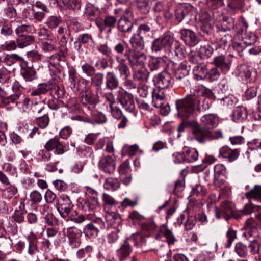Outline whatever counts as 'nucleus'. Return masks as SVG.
<instances>
[{
    "instance_id": "obj_1",
    "label": "nucleus",
    "mask_w": 261,
    "mask_h": 261,
    "mask_svg": "<svg viewBox=\"0 0 261 261\" xmlns=\"http://www.w3.org/2000/svg\"><path fill=\"white\" fill-rule=\"evenodd\" d=\"M200 124H195L192 127L193 138L199 143L222 138L221 130H213L218 124V117L214 114H207L200 118Z\"/></svg>"
},
{
    "instance_id": "obj_2",
    "label": "nucleus",
    "mask_w": 261,
    "mask_h": 261,
    "mask_svg": "<svg viewBox=\"0 0 261 261\" xmlns=\"http://www.w3.org/2000/svg\"><path fill=\"white\" fill-rule=\"evenodd\" d=\"M132 48L126 49L125 57L131 67L144 65L146 60V55L142 51L145 47L143 37L140 35L134 34L129 40Z\"/></svg>"
},
{
    "instance_id": "obj_3",
    "label": "nucleus",
    "mask_w": 261,
    "mask_h": 261,
    "mask_svg": "<svg viewBox=\"0 0 261 261\" xmlns=\"http://www.w3.org/2000/svg\"><path fill=\"white\" fill-rule=\"evenodd\" d=\"M194 100H196V95L190 94L186 97L176 100V106L179 116L187 119L193 113L195 109Z\"/></svg>"
},
{
    "instance_id": "obj_4",
    "label": "nucleus",
    "mask_w": 261,
    "mask_h": 261,
    "mask_svg": "<svg viewBox=\"0 0 261 261\" xmlns=\"http://www.w3.org/2000/svg\"><path fill=\"white\" fill-rule=\"evenodd\" d=\"M174 39L168 33H164L161 37L156 38L151 43V50L153 52L158 53L163 50L171 51Z\"/></svg>"
},
{
    "instance_id": "obj_5",
    "label": "nucleus",
    "mask_w": 261,
    "mask_h": 261,
    "mask_svg": "<svg viewBox=\"0 0 261 261\" xmlns=\"http://www.w3.org/2000/svg\"><path fill=\"white\" fill-rule=\"evenodd\" d=\"M74 44L77 52L80 54L86 53V49H93L95 41L92 35L88 33L80 34Z\"/></svg>"
},
{
    "instance_id": "obj_6",
    "label": "nucleus",
    "mask_w": 261,
    "mask_h": 261,
    "mask_svg": "<svg viewBox=\"0 0 261 261\" xmlns=\"http://www.w3.org/2000/svg\"><path fill=\"white\" fill-rule=\"evenodd\" d=\"M131 242H134V244L137 246L135 234H133L129 237L125 238L123 243L121 244L120 247L116 250V256L119 261L125 260L130 255L133 251V247L130 244Z\"/></svg>"
},
{
    "instance_id": "obj_7",
    "label": "nucleus",
    "mask_w": 261,
    "mask_h": 261,
    "mask_svg": "<svg viewBox=\"0 0 261 261\" xmlns=\"http://www.w3.org/2000/svg\"><path fill=\"white\" fill-rule=\"evenodd\" d=\"M80 91V101L83 105L94 107L98 102V95L92 92L89 87L85 86Z\"/></svg>"
},
{
    "instance_id": "obj_8",
    "label": "nucleus",
    "mask_w": 261,
    "mask_h": 261,
    "mask_svg": "<svg viewBox=\"0 0 261 261\" xmlns=\"http://www.w3.org/2000/svg\"><path fill=\"white\" fill-rule=\"evenodd\" d=\"M56 207L61 216L64 218L68 217L73 212V205L67 195H62L60 196L57 204Z\"/></svg>"
},
{
    "instance_id": "obj_9",
    "label": "nucleus",
    "mask_w": 261,
    "mask_h": 261,
    "mask_svg": "<svg viewBox=\"0 0 261 261\" xmlns=\"http://www.w3.org/2000/svg\"><path fill=\"white\" fill-rule=\"evenodd\" d=\"M153 81L156 87L161 90L170 87L173 84L170 74L166 71H162L155 76Z\"/></svg>"
},
{
    "instance_id": "obj_10",
    "label": "nucleus",
    "mask_w": 261,
    "mask_h": 261,
    "mask_svg": "<svg viewBox=\"0 0 261 261\" xmlns=\"http://www.w3.org/2000/svg\"><path fill=\"white\" fill-rule=\"evenodd\" d=\"M64 60L65 56L60 52L47 57L46 63L50 74L60 72V62Z\"/></svg>"
},
{
    "instance_id": "obj_11",
    "label": "nucleus",
    "mask_w": 261,
    "mask_h": 261,
    "mask_svg": "<svg viewBox=\"0 0 261 261\" xmlns=\"http://www.w3.org/2000/svg\"><path fill=\"white\" fill-rule=\"evenodd\" d=\"M118 101L122 108L127 112H133L135 109V104L133 95L124 91L119 93L118 97Z\"/></svg>"
},
{
    "instance_id": "obj_12",
    "label": "nucleus",
    "mask_w": 261,
    "mask_h": 261,
    "mask_svg": "<svg viewBox=\"0 0 261 261\" xmlns=\"http://www.w3.org/2000/svg\"><path fill=\"white\" fill-rule=\"evenodd\" d=\"M66 236L68 239L69 246L72 248L79 247L81 244L82 232L75 227L67 228Z\"/></svg>"
},
{
    "instance_id": "obj_13",
    "label": "nucleus",
    "mask_w": 261,
    "mask_h": 261,
    "mask_svg": "<svg viewBox=\"0 0 261 261\" xmlns=\"http://www.w3.org/2000/svg\"><path fill=\"white\" fill-rule=\"evenodd\" d=\"M69 87L75 92L80 91L87 85V82L84 79H79L75 70H70L68 72Z\"/></svg>"
},
{
    "instance_id": "obj_14",
    "label": "nucleus",
    "mask_w": 261,
    "mask_h": 261,
    "mask_svg": "<svg viewBox=\"0 0 261 261\" xmlns=\"http://www.w3.org/2000/svg\"><path fill=\"white\" fill-rule=\"evenodd\" d=\"M44 148L48 151H53L57 155H62L65 152V146L56 137L50 139L45 143Z\"/></svg>"
},
{
    "instance_id": "obj_15",
    "label": "nucleus",
    "mask_w": 261,
    "mask_h": 261,
    "mask_svg": "<svg viewBox=\"0 0 261 261\" xmlns=\"http://www.w3.org/2000/svg\"><path fill=\"white\" fill-rule=\"evenodd\" d=\"M213 62L216 68H220L222 72L226 74L230 69L232 63V57L230 56L225 57L223 55H220L215 57Z\"/></svg>"
},
{
    "instance_id": "obj_16",
    "label": "nucleus",
    "mask_w": 261,
    "mask_h": 261,
    "mask_svg": "<svg viewBox=\"0 0 261 261\" xmlns=\"http://www.w3.org/2000/svg\"><path fill=\"white\" fill-rule=\"evenodd\" d=\"M180 37L184 43L190 47L195 46L199 41L196 33L190 29H182L180 31Z\"/></svg>"
},
{
    "instance_id": "obj_17",
    "label": "nucleus",
    "mask_w": 261,
    "mask_h": 261,
    "mask_svg": "<svg viewBox=\"0 0 261 261\" xmlns=\"http://www.w3.org/2000/svg\"><path fill=\"white\" fill-rule=\"evenodd\" d=\"M215 214L217 219H220L224 215V217L227 221L230 216L233 215V204L227 201L223 203L221 206V210L217 206L215 207Z\"/></svg>"
},
{
    "instance_id": "obj_18",
    "label": "nucleus",
    "mask_w": 261,
    "mask_h": 261,
    "mask_svg": "<svg viewBox=\"0 0 261 261\" xmlns=\"http://www.w3.org/2000/svg\"><path fill=\"white\" fill-rule=\"evenodd\" d=\"M240 154V150L239 149H232L228 146H223L219 150V156L227 159L229 162L237 160Z\"/></svg>"
},
{
    "instance_id": "obj_19",
    "label": "nucleus",
    "mask_w": 261,
    "mask_h": 261,
    "mask_svg": "<svg viewBox=\"0 0 261 261\" xmlns=\"http://www.w3.org/2000/svg\"><path fill=\"white\" fill-rule=\"evenodd\" d=\"M99 167L106 173L112 174L115 170L116 164L112 157L105 156L100 160Z\"/></svg>"
},
{
    "instance_id": "obj_20",
    "label": "nucleus",
    "mask_w": 261,
    "mask_h": 261,
    "mask_svg": "<svg viewBox=\"0 0 261 261\" xmlns=\"http://www.w3.org/2000/svg\"><path fill=\"white\" fill-rule=\"evenodd\" d=\"M119 172L121 181L125 185H128L132 180V176L130 174L131 169L128 161H125L120 165Z\"/></svg>"
},
{
    "instance_id": "obj_21",
    "label": "nucleus",
    "mask_w": 261,
    "mask_h": 261,
    "mask_svg": "<svg viewBox=\"0 0 261 261\" xmlns=\"http://www.w3.org/2000/svg\"><path fill=\"white\" fill-rule=\"evenodd\" d=\"M255 36L248 35L243 37L242 40L239 42H236L233 44V47L238 53H241L247 48L251 47V45L255 42Z\"/></svg>"
},
{
    "instance_id": "obj_22",
    "label": "nucleus",
    "mask_w": 261,
    "mask_h": 261,
    "mask_svg": "<svg viewBox=\"0 0 261 261\" xmlns=\"http://www.w3.org/2000/svg\"><path fill=\"white\" fill-rule=\"evenodd\" d=\"M117 29L122 33H129L134 26V22L126 16L122 15L117 23Z\"/></svg>"
},
{
    "instance_id": "obj_23",
    "label": "nucleus",
    "mask_w": 261,
    "mask_h": 261,
    "mask_svg": "<svg viewBox=\"0 0 261 261\" xmlns=\"http://www.w3.org/2000/svg\"><path fill=\"white\" fill-rule=\"evenodd\" d=\"M187 215V220L184 224L185 229L186 230H192L196 225V219L194 216H190L187 210L184 211V214H181L180 217L177 219V222L179 225L181 224L183 222L184 219Z\"/></svg>"
},
{
    "instance_id": "obj_24",
    "label": "nucleus",
    "mask_w": 261,
    "mask_h": 261,
    "mask_svg": "<svg viewBox=\"0 0 261 261\" xmlns=\"http://www.w3.org/2000/svg\"><path fill=\"white\" fill-rule=\"evenodd\" d=\"M106 221L108 226L118 228L121 223L120 215L115 212H108L105 215Z\"/></svg>"
},
{
    "instance_id": "obj_25",
    "label": "nucleus",
    "mask_w": 261,
    "mask_h": 261,
    "mask_svg": "<svg viewBox=\"0 0 261 261\" xmlns=\"http://www.w3.org/2000/svg\"><path fill=\"white\" fill-rule=\"evenodd\" d=\"M106 87L110 90L116 89L119 85V81L114 72H108L105 77Z\"/></svg>"
},
{
    "instance_id": "obj_26",
    "label": "nucleus",
    "mask_w": 261,
    "mask_h": 261,
    "mask_svg": "<svg viewBox=\"0 0 261 261\" xmlns=\"http://www.w3.org/2000/svg\"><path fill=\"white\" fill-rule=\"evenodd\" d=\"M98 199L89 198L82 199L80 204V207L85 212H89L96 209L98 206Z\"/></svg>"
},
{
    "instance_id": "obj_27",
    "label": "nucleus",
    "mask_w": 261,
    "mask_h": 261,
    "mask_svg": "<svg viewBox=\"0 0 261 261\" xmlns=\"http://www.w3.org/2000/svg\"><path fill=\"white\" fill-rule=\"evenodd\" d=\"M236 75L243 81L249 82L251 76L250 68L246 65L237 66L236 71Z\"/></svg>"
},
{
    "instance_id": "obj_28",
    "label": "nucleus",
    "mask_w": 261,
    "mask_h": 261,
    "mask_svg": "<svg viewBox=\"0 0 261 261\" xmlns=\"http://www.w3.org/2000/svg\"><path fill=\"white\" fill-rule=\"evenodd\" d=\"M152 101L154 107H161L165 104V95L163 90L156 89L152 92Z\"/></svg>"
},
{
    "instance_id": "obj_29",
    "label": "nucleus",
    "mask_w": 261,
    "mask_h": 261,
    "mask_svg": "<svg viewBox=\"0 0 261 261\" xmlns=\"http://www.w3.org/2000/svg\"><path fill=\"white\" fill-rule=\"evenodd\" d=\"M116 60L118 63L116 67V70L119 71L121 76L126 79L129 74V69L126 63V59L119 56H116Z\"/></svg>"
},
{
    "instance_id": "obj_30",
    "label": "nucleus",
    "mask_w": 261,
    "mask_h": 261,
    "mask_svg": "<svg viewBox=\"0 0 261 261\" xmlns=\"http://www.w3.org/2000/svg\"><path fill=\"white\" fill-rule=\"evenodd\" d=\"M103 79L104 74L100 72L94 73V74L91 76V85L95 87V92L97 93V95L101 93V86L103 84Z\"/></svg>"
},
{
    "instance_id": "obj_31",
    "label": "nucleus",
    "mask_w": 261,
    "mask_h": 261,
    "mask_svg": "<svg viewBox=\"0 0 261 261\" xmlns=\"http://www.w3.org/2000/svg\"><path fill=\"white\" fill-rule=\"evenodd\" d=\"M190 70V66L188 65L187 62H182L176 69L175 76L177 79L180 80L189 75Z\"/></svg>"
},
{
    "instance_id": "obj_32",
    "label": "nucleus",
    "mask_w": 261,
    "mask_h": 261,
    "mask_svg": "<svg viewBox=\"0 0 261 261\" xmlns=\"http://www.w3.org/2000/svg\"><path fill=\"white\" fill-rule=\"evenodd\" d=\"M192 10V7L189 5H182L178 7L175 11V16L177 20L180 22L187 16Z\"/></svg>"
},
{
    "instance_id": "obj_33",
    "label": "nucleus",
    "mask_w": 261,
    "mask_h": 261,
    "mask_svg": "<svg viewBox=\"0 0 261 261\" xmlns=\"http://www.w3.org/2000/svg\"><path fill=\"white\" fill-rule=\"evenodd\" d=\"M247 118V112L245 107L239 106L235 109L233 114L234 121L240 123L246 120Z\"/></svg>"
},
{
    "instance_id": "obj_34",
    "label": "nucleus",
    "mask_w": 261,
    "mask_h": 261,
    "mask_svg": "<svg viewBox=\"0 0 261 261\" xmlns=\"http://www.w3.org/2000/svg\"><path fill=\"white\" fill-rule=\"evenodd\" d=\"M193 74L197 80L205 79L207 75V69L206 66L203 64H199L196 65L193 70Z\"/></svg>"
},
{
    "instance_id": "obj_35",
    "label": "nucleus",
    "mask_w": 261,
    "mask_h": 261,
    "mask_svg": "<svg viewBox=\"0 0 261 261\" xmlns=\"http://www.w3.org/2000/svg\"><path fill=\"white\" fill-rule=\"evenodd\" d=\"M195 108L198 111L204 112L210 108L211 105L208 99L204 98L198 97L196 95V100H194Z\"/></svg>"
},
{
    "instance_id": "obj_36",
    "label": "nucleus",
    "mask_w": 261,
    "mask_h": 261,
    "mask_svg": "<svg viewBox=\"0 0 261 261\" xmlns=\"http://www.w3.org/2000/svg\"><path fill=\"white\" fill-rule=\"evenodd\" d=\"M34 42V38L31 35H21L16 39L17 46L20 48H23Z\"/></svg>"
},
{
    "instance_id": "obj_37",
    "label": "nucleus",
    "mask_w": 261,
    "mask_h": 261,
    "mask_svg": "<svg viewBox=\"0 0 261 261\" xmlns=\"http://www.w3.org/2000/svg\"><path fill=\"white\" fill-rule=\"evenodd\" d=\"M53 88V84L42 83L40 84L37 88L34 89L31 93L32 96H39L46 93L48 91Z\"/></svg>"
},
{
    "instance_id": "obj_38",
    "label": "nucleus",
    "mask_w": 261,
    "mask_h": 261,
    "mask_svg": "<svg viewBox=\"0 0 261 261\" xmlns=\"http://www.w3.org/2000/svg\"><path fill=\"white\" fill-rule=\"evenodd\" d=\"M219 28L221 31H230L234 28V19L227 16H223Z\"/></svg>"
},
{
    "instance_id": "obj_39",
    "label": "nucleus",
    "mask_w": 261,
    "mask_h": 261,
    "mask_svg": "<svg viewBox=\"0 0 261 261\" xmlns=\"http://www.w3.org/2000/svg\"><path fill=\"white\" fill-rule=\"evenodd\" d=\"M214 52V49L208 43H205L200 46L198 50V53L201 58H208Z\"/></svg>"
},
{
    "instance_id": "obj_40",
    "label": "nucleus",
    "mask_w": 261,
    "mask_h": 261,
    "mask_svg": "<svg viewBox=\"0 0 261 261\" xmlns=\"http://www.w3.org/2000/svg\"><path fill=\"white\" fill-rule=\"evenodd\" d=\"M184 152L186 162L192 163L198 159V153L195 149L185 147L184 149Z\"/></svg>"
},
{
    "instance_id": "obj_41",
    "label": "nucleus",
    "mask_w": 261,
    "mask_h": 261,
    "mask_svg": "<svg viewBox=\"0 0 261 261\" xmlns=\"http://www.w3.org/2000/svg\"><path fill=\"white\" fill-rule=\"evenodd\" d=\"M1 190L2 192L3 198L7 200L11 199L18 192L17 188L11 185L5 189H1Z\"/></svg>"
},
{
    "instance_id": "obj_42",
    "label": "nucleus",
    "mask_w": 261,
    "mask_h": 261,
    "mask_svg": "<svg viewBox=\"0 0 261 261\" xmlns=\"http://www.w3.org/2000/svg\"><path fill=\"white\" fill-rule=\"evenodd\" d=\"M163 65V60L161 58L151 57L148 63V66L151 71L160 69Z\"/></svg>"
},
{
    "instance_id": "obj_43",
    "label": "nucleus",
    "mask_w": 261,
    "mask_h": 261,
    "mask_svg": "<svg viewBox=\"0 0 261 261\" xmlns=\"http://www.w3.org/2000/svg\"><path fill=\"white\" fill-rule=\"evenodd\" d=\"M29 242V246L28 252L32 257L37 256L39 253V250L37 247V240L34 237L28 238Z\"/></svg>"
},
{
    "instance_id": "obj_44",
    "label": "nucleus",
    "mask_w": 261,
    "mask_h": 261,
    "mask_svg": "<svg viewBox=\"0 0 261 261\" xmlns=\"http://www.w3.org/2000/svg\"><path fill=\"white\" fill-rule=\"evenodd\" d=\"M103 186L106 189L115 191L119 188L120 182L116 178H108L105 180Z\"/></svg>"
},
{
    "instance_id": "obj_45",
    "label": "nucleus",
    "mask_w": 261,
    "mask_h": 261,
    "mask_svg": "<svg viewBox=\"0 0 261 261\" xmlns=\"http://www.w3.org/2000/svg\"><path fill=\"white\" fill-rule=\"evenodd\" d=\"M34 114L43 115L44 113H47V108L43 101H39L34 103L31 108Z\"/></svg>"
},
{
    "instance_id": "obj_46",
    "label": "nucleus",
    "mask_w": 261,
    "mask_h": 261,
    "mask_svg": "<svg viewBox=\"0 0 261 261\" xmlns=\"http://www.w3.org/2000/svg\"><path fill=\"white\" fill-rule=\"evenodd\" d=\"M245 196L248 199L253 198L261 200V186L255 185L253 189L246 193Z\"/></svg>"
},
{
    "instance_id": "obj_47",
    "label": "nucleus",
    "mask_w": 261,
    "mask_h": 261,
    "mask_svg": "<svg viewBox=\"0 0 261 261\" xmlns=\"http://www.w3.org/2000/svg\"><path fill=\"white\" fill-rule=\"evenodd\" d=\"M36 71L33 67L23 68L21 74L27 81H32L36 78Z\"/></svg>"
},
{
    "instance_id": "obj_48",
    "label": "nucleus",
    "mask_w": 261,
    "mask_h": 261,
    "mask_svg": "<svg viewBox=\"0 0 261 261\" xmlns=\"http://www.w3.org/2000/svg\"><path fill=\"white\" fill-rule=\"evenodd\" d=\"M84 233L88 237L94 238L96 237L98 233V229L93 224H87L83 230Z\"/></svg>"
},
{
    "instance_id": "obj_49",
    "label": "nucleus",
    "mask_w": 261,
    "mask_h": 261,
    "mask_svg": "<svg viewBox=\"0 0 261 261\" xmlns=\"http://www.w3.org/2000/svg\"><path fill=\"white\" fill-rule=\"evenodd\" d=\"M173 45L174 46L173 50L175 55L181 59L185 58L186 51L184 45L175 40Z\"/></svg>"
},
{
    "instance_id": "obj_50",
    "label": "nucleus",
    "mask_w": 261,
    "mask_h": 261,
    "mask_svg": "<svg viewBox=\"0 0 261 261\" xmlns=\"http://www.w3.org/2000/svg\"><path fill=\"white\" fill-rule=\"evenodd\" d=\"M120 230L117 229L115 230L112 231L107 235L106 241L108 244L111 246H113L118 241L119 236V233Z\"/></svg>"
},
{
    "instance_id": "obj_51",
    "label": "nucleus",
    "mask_w": 261,
    "mask_h": 261,
    "mask_svg": "<svg viewBox=\"0 0 261 261\" xmlns=\"http://www.w3.org/2000/svg\"><path fill=\"white\" fill-rule=\"evenodd\" d=\"M24 205L23 204L20 205L19 209L15 210L13 217L15 221L18 223H21L24 221V212L23 211L22 208H24Z\"/></svg>"
},
{
    "instance_id": "obj_52",
    "label": "nucleus",
    "mask_w": 261,
    "mask_h": 261,
    "mask_svg": "<svg viewBox=\"0 0 261 261\" xmlns=\"http://www.w3.org/2000/svg\"><path fill=\"white\" fill-rule=\"evenodd\" d=\"M234 251L241 257H245L248 253L247 247L241 242H238L236 244Z\"/></svg>"
},
{
    "instance_id": "obj_53",
    "label": "nucleus",
    "mask_w": 261,
    "mask_h": 261,
    "mask_svg": "<svg viewBox=\"0 0 261 261\" xmlns=\"http://www.w3.org/2000/svg\"><path fill=\"white\" fill-rule=\"evenodd\" d=\"M149 75V72L146 69L141 68L134 74V78L138 81H147Z\"/></svg>"
},
{
    "instance_id": "obj_54",
    "label": "nucleus",
    "mask_w": 261,
    "mask_h": 261,
    "mask_svg": "<svg viewBox=\"0 0 261 261\" xmlns=\"http://www.w3.org/2000/svg\"><path fill=\"white\" fill-rule=\"evenodd\" d=\"M36 122L40 128L42 129L46 128L49 122V118L47 113H44L42 116L38 117Z\"/></svg>"
},
{
    "instance_id": "obj_55",
    "label": "nucleus",
    "mask_w": 261,
    "mask_h": 261,
    "mask_svg": "<svg viewBox=\"0 0 261 261\" xmlns=\"http://www.w3.org/2000/svg\"><path fill=\"white\" fill-rule=\"evenodd\" d=\"M41 48L44 51H53L56 49V43L53 40L48 39L42 42L41 43Z\"/></svg>"
},
{
    "instance_id": "obj_56",
    "label": "nucleus",
    "mask_w": 261,
    "mask_h": 261,
    "mask_svg": "<svg viewBox=\"0 0 261 261\" xmlns=\"http://www.w3.org/2000/svg\"><path fill=\"white\" fill-rule=\"evenodd\" d=\"M82 72L85 73L87 76H92L96 71V68L91 64L85 63L81 66Z\"/></svg>"
},
{
    "instance_id": "obj_57",
    "label": "nucleus",
    "mask_w": 261,
    "mask_h": 261,
    "mask_svg": "<svg viewBox=\"0 0 261 261\" xmlns=\"http://www.w3.org/2000/svg\"><path fill=\"white\" fill-rule=\"evenodd\" d=\"M97 13V9L91 5H87L85 7L84 14L90 20H93Z\"/></svg>"
},
{
    "instance_id": "obj_58",
    "label": "nucleus",
    "mask_w": 261,
    "mask_h": 261,
    "mask_svg": "<svg viewBox=\"0 0 261 261\" xmlns=\"http://www.w3.org/2000/svg\"><path fill=\"white\" fill-rule=\"evenodd\" d=\"M42 199L41 194L38 191L34 190L31 192L29 195V200L31 204H36L40 203Z\"/></svg>"
},
{
    "instance_id": "obj_59",
    "label": "nucleus",
    "mask_w": 261,
    "mask_h": 261,
    "mask_svg": "<svg viewBox=\"0 0 261 261\" xmlns=\"http://www.w3.org/2000/svg\"><path fill=\"white\" fill-rule=\"evenodd\" d=\"M103 22L106 28H115L117 23V19L113 15H107L105 17Z\"/></svg>"
},
{
    "instance_id": "obj_60",
    "label": "nucleus",
    "mask_w": 261,
    "mask_h": 261,
    "mask_svg": "<svg viewBox=\"0 0 261 261\" xmlns=\"http://www.w3.org/2000/svg\"><path fill=\"white\" fill-rule=\"evenodd\" d=\"M87 217L82 214H79L75 211L72 212L68 217L69 219L76 223H81L83 222Z\"/></svg>"
},
{
    "instance_id": "obj_61",
    "label": "nucleus",
    "mask_w": 261,
    "mask_h": 261,
    "mask_svg": "<svg viewBox=\"0 0 261 261\" xmlns=\"http://www.w3.org/2000/svg\"><path fill=\"white\" fill-rule=\"evenodd\" d=\"M206 191L204 187L200 184H197L192 189L191 196H203L206 194Z\"/></svg>"
},
{
    "instance_id": "obj_62",
    "label": "nucleus",
    "mask_w": 261,
    "mask_h": 261,
    "mask_svg": "<svg viewBox=\"0 0 261 261\" xmlns=\"http://www.w3.org/2000/svg\"><path fill=\"white\" fill-rule=\"evenodd\" d=\"M97 50L107 57H110L112 54V50L107 43L99 44L97 46Z\"/></svg>"
},
{
    "instance_id": "obj_63",
    "label": "nucleus",
    "mask_w": 261,
    "mask_h": 261,
    "mask_svg": "<svg viewBox=\"0 0 261 261\" xmlns=\"http://www.w3.org/2000/svg\"><path fill=\"white\" fill-rule=\"evenodd\" d=\"M4 16L8 18H14L17 16L16 9L12 6H8L4 9Z\"/></svg>"
},
{
    "instance_id": "obj_64",
    "label": "nucleus",
    "mask_w": 261,
    "mask_h": 261,
    "mask_svg": "<svg viewBox=\"0 0 261 261\" xmlns=\"http://www.w3.org/2000/svg\"><path fill=\"white\" fill-rule=\"evenodd\" d=\"M61 20L59 17L55 16H49L46 22V25L51 29H54L58 27Z\"/></svg>"
}]
</instances>
